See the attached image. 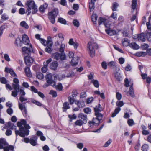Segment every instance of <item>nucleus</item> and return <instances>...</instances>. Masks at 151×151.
<instances>
[{
    "instance_id": "nucleus-11",
    "label": "nucleus",
    "mask_w": 151,
    "mask_h": 151,
    "mask_svg": "<svg viewBox=\"0 0 151 151\" xmlns=\"http://www.w3.org/2000/svg\"><path fill=\"white\" fill-rule=\"evenodd\" d=\"M26 64L27 65H30L33 62V58L29 56H27L24 58Z\"/></svg>"
},
{
    "instance_id": "nucleus-15",
    "label": "nucleus",
    "mask_w": 151,
    "mask_h": 151,
    "mask_svg": "<svg viewBox=\"0 0 151 151\" xmlns=\"http://www.w3.org/2000/svg\"><path fill=\"white\" fill-rule=\"evenodd\" d=\"M68 43L70 45H73L74 48L75 49H77L78 46V43L76 42H74L73 39L72 38L70 39L69 40Z\"/></svg>"
},
{
    "instance_id": "nucleus-9",
    "label": "nucleus",
    "mask_w": 151,
    "mask_h": 151,
    "mask_svg": "<svg viewBox=\"0 0 151 151\" xmlns=\"http://www.w3.org/2000/svg\"><path fill=\"white\" fill-rule=\"evenodd\" d=\"M26 103L24 102L21 103L18 102V106L19 108L22 111L23 115L24 116H27V111L25 106Z\"/></svg>"
},
{
    "instance_id": "nucleus-43",
    "label": "nucleus",
    "mask_w": 151,
    "mask_h": 151,
    "mask_svg": "<svg viewBox=\"0 0 151 151\" xmlns=\"http://www.w3.org/2000/svg\"><path fill=\"white\" fill-rule=\"evenodd\" d=\"M68 117L70 119V121L71 122L73 120L76 119L77 116L75 114H73L72 115H68Z\"/></svg>"
},
{
    "instance_id": "nucleus-31",
    "label": "nucleus",
    "mask_w": 151,
    "mask_h": 151,
    "mask_svg": "<svg viewBox=\"0 0 151 151\" xmlns=\"http://www.w3.org/2000/svg\"><path fill=\"white\" fill-rule=\"evenodd\" d=\"M53 87L55 88L57 90L59 91H61L63 88L62 84L60 83H58V84L57 85H55V86H54Z\"/></svg>"
},
{
    "instance_id": "nucleus-54",
    "label": "nucleus",
    "mask_w": 151,
    "mask_h": 151,
    "mask_svg": "<svg viewBox=\"0 0 151 151\" xmlns=\"http://www.w3.org/2000/svg\"><path fill=\"white\" fill-rule=\"evenodd\" d=\"M13 110L11 108H9L6 111V112L8 114L11 115L13 113Z\"/></svg>"
},
{
    "instance_id": "nucleus-13",
    "label": "nucleus",
    "mask_w": 151,
    "mask_h": 151,
    "mask_svg": "<svg viewBox=\"0 0 151 151\" xmlns=\"http://www.w3.org/2000/svg\"><path fill=\"white\" fill-rule=\"evenodd\" d=\"M78 117L83 120V123L85 124L87 122V116L81 113L79 114Z\"/></svg>"
},
{
    "instance_id": "nucleus-8",
    "label": "nucleus",
    "mask_w": 151,
    "mask_h": 151,
    "mask_svg": "<svg viewBox=\"0 0 151 151\" xmlns=\"http://www.w3.org/2000/svg\"><path fill=\"white\" fill-rule=\"evenodd\" d=\"M103 117H102L101 118L98 117L97 116H96V118H93L92 120V122L89 121V124L90 125V127H91V125H95L96 126L98 125L100 122V121L102 119Z\"/></svg>"
},
{
    "instance_id": "nucleus-44",
    "label": "nucleus",
    "mask_w": 151,
    "mask_h": 151,
    "mask_svg": "<svg viewBox=\"0 0 151 151\" xmlns=\"http://www.w3.org/2000/svg\"><path fill=\"white\" fill-rule=\"evenodd\" d=\"M127 123L129 126H132L135 124V123L132 119H128L127 121Z\"/></svg>"
},
{
    "instance_id": "nucleus-14",
    "label": "nucleus",
    "mask_w": 151,
    "mask_h": 151,
    "mask_svg": "<svg viewBox=\"0 0 151 151\" xmlns=\"http://www.w3.org/2000/svg\"><path fill=\"white\" fill-rule=\"evenodd\" d=\"M22 40L24 44L27 45L29 43V40L28 36L24 34L22 35Z\"/></svg>"
},
{
    "instance_id": "nucleus-29",
    "label": "nucleus",
    "mask_w": 151,
    "mask_h": 151,
    "mask_svg": "<svg viewBox=\"0 0 151 151\" xmlns=\"http://www.w3.org/2000/svg\"><path fill=\"white\" fill-rule=\"evenodd\" d=\"M98 16L96 14L93 13L91 17L92 21L94 24H96V21L97 20Z\"/></svg>"
},
{
    "instance_id": "nucleus-53",
    "label": "nucleus",
    "mask_w": 151,
    "mask_h": 151,
    "mask_svg": "<svg viewBox=\"0 0 151 151\" xmlns=\"http://www.w3.org/2000/svg\"><path fill=\"white\" fill-rule=\"evenodd\" d=\"M148 148V146L147 144H144L142 147V149L143 151H147Z\"/></svg>"
},
{
    "instance_id": "nucleus-49",
    "label": "nucleus",
    "mask_w": 151,
    "mask_h": 151,
    "mask_svg": "<svg viewBox=\"0 0 151 151\" xmlns=\"http://www.w3.org/2000/svg\"><path fill=\"white\" fill-rule=\"evenodd\" d=\"M118 6V4L117 3L115 2L112 5V11H116V9Z\"/></svg>"
},
{
    "instance_id": "nucleus-57",
    "label": "nucleus",
    "mask_w": 151,
    "mask_h": 151,
    "mask_svg": "<svg viewBox=\"0 0 151 151\" xmlns=\"http://www.w3.org/2000/svg\"><path fill=\"white\" fill-rule=\"evenodd\" d=\"M50 94L52 95L54 97H55L57 96L56 92L54 91H50Z\"/></svg>"
},
{
    "instance_id": "nucleus-39",
    "label": "nucleus",
    "mask_w": 151,
    "mask_h": 151,
    "mask_svg": "<svg viewBox=\"0 0 151 151\" xmlns=\"http://www.w3.org/2000/svg\"><path fill=\"white\" fill-rule=\"evenodd\" d=\"M58 21L59 23L64 24H66V20L62 17L59 18L58 19Z\"/></svg>"
},
{
    "instance_id": "nucleus-45",
    "label": "nucleus",
    "mask_w": 151,
    "mask_h": 151,
    "mask_svg": "<svg viewBox=\"0 0 151 151\" xmlns=\"http://www.w3.org/2000/svg\"><path fill=\"white\" fill-rule=\"evenodd\" d=\"M73 25L76 27H78L80 25V24L79 21L77 19H74L73 20Z\"/></svg>"
},
{
    "instance_id": "nucleus-41",
    "label": "nucleus",
    "mask_w": 151,
    "mask_h": 151,
    "mask_svg": "<svg viewBox=\"0 0 151 151\" xmlns=\"http://www.w3.org/2000/svg\"><path fill=\"white\" fill-rule=\"evenodd\" d=\"M39 41L40 42L45 46H46L47 44H48V43L50 42L49 41H47V42L45 40L42 38L40 39Z\"/></svg>"
},
{
    "instance_id": "nucleus-2",
    "label": "nucleus",
    "mask_w": 151,
    "mask_h": 151,
    "mask_svg": "<svg viewBox=\"0 0 151 151\" xmlns=\"http://www.w3.org/2000/svg\"><path fill=\"white\" fill-rule=\"evenodd\" d=\"M26 5L28 7L26 12L27 15L30 14L31 12V9H32V14H35L37 11V6L34 1L29 0L27 1L26 3Z\"/></svg>"
},
{
    "instance_id": "nucleus-47",
    "label": "nucleus",
    "mask_w": 151,
    "mask_h": 151,
    "mask_svg": "<svg viewBox=\"0 0 151 151\" xmlns=\"http://www.w3.org/2000/svg\"><path fill=\"white\" fill-rule=\"evenodd\" d=\"M92 82L93 83V85L96 87H99V83L97 80L93 79L92 81Z\"/></svg>"
},
{
    "instance_id": "nucleus-10",
    "label": "nucleus",
    "mask_w": 151,
    "mask_h": 151,
    "mask_svg": "<svg viewBox=\"0 0 151 151\" xmlns=\"http://www.w3.org/2000/svg\"><path fill=\"white\" fill-rule=\"evenodd\" d=\"M22 51L24 53L29 54L31 52H33V49L32 45H29V47H23L22 48Z\"/></svg>"
},
{
    "instance_id": "nucleus-20",
    "label": "nucleus",
    "mask_w": 151,
    "mask_h": 151,
    "mask_svg": "<svg viewBox=\"0 0 151 151\" xmlns=\"http://www.w3.org/2000/svg\"><path fill=\"white\" fill-rule=\"evenodd\" d=\"M47 6L48 4L46 3L41 5L39 8V11L41 13H44L45 10L46 9Z\"/></svg>"
},
{
    "instance_id": "nucleus-34",
    "label": "nucleus",
    "mask_w": 151,
    "mask_h": 151,
    "mask_svg": "<svg viewBox=\"0 0 151 151\" xmlns=\"http://www.w3.org/2000/svg\"><path fill=\"white\" fill-rule=\"evenodd\" d=\"M137 5V0H132V8L133 10L136 9Z\"/></svg>"
},
{
    "instance_id": "nucleus-25",
    "label": "nucleus",
    "mask_w": 151,
    "mask_h": 151,
    "mask_svg": "<svg viewBox=\"0 0 151 151\" xmlns=\"http://www.w3.org/2000/svg\"><path fill=\"white\" fill-rule=\"evenodd\" d=\"M6 143V140L4 138L0 139V149H3Z\"/></svg>"
},
{
    "instance_id": "nucleus-63",
    "label": "nucleus",
    "mask_w": 151,
    "mask_h": 151,
    "mask_svg": "<svg viewBox=\"0 0 151 151\" xmlns=\"http://www.w3.org/2000/svg\"><path fill=\"white\" fill-rule=\"evenodd\" d=\"M9 73L11 75L14 77H17V75L15 73V72L12 69L11 70H10V72H9Z\"/></svg>"
},
{
    "instance_id": "nucleus-51",
    "label": "nucleus",
    "mask_w": 151,
    "mask_h": 151,
    "mask_svg": "<svg viewBox=\"0 0 151 151\" xmlns=\"http://www.w3.org/2000/svg\"><path fill=\"white\" fill-rule=\"evenodd\" d=\"M124 105V103L122 101H117L116 102V105L118 107H120Z\"/></svg>"
},
{
    "instance_id": "nucleus-6",
    "label": "nucleus",
    "mask_w": 151,
    "mask_h": 151,
    "mask_svg": "<svg viewBox=\"0 0 151 151\" xmlns=\"http://www.w3.org/2000/svg\"><path fill=\"white\" fill-rule=\"evenodd\" d=\"M103 109L101 105L99 104L98 106H96L94 108V110L95 112V115L96 116L101 118L103 117V115L99 112L103 111Z\"/></svg>"
},
{
    "instance_id": "nucleus-7",
    "label": "nucleus",
    "mask_w": 151,
    "mask_h": 151,
    "mask_svg": "<svg viewBox=\"0 0 151 151\" xmlns=\"http://www.w3.org/2000/svg\"><path fill=\"white\" fill-rule=\"evenodd\" d=\"M13 82L12 84V89L17 92H19L20 89V86L19 84V81L17 78H14L13 79Z\"/></svg>"
},
{
    "instance_id": "nucleus-5",
    "label": "nucleus",
    "mask_w": 151,
    "mask_h": 151,
    "mask_svg": "<svg viewBox=\"0 0 151 151\" xmlns=\"http://www.w3.org/2000/svg\"><path fill=\"white\" fill-rule=\"evenodd\" d=\"M53 77H54V76L52 75L51 73H49L47 75L46 79L47 83L45 85V87H47L50 85L53 87H54L55 82L53 80Z\"/></svg>"
},
{
    "instance_id": "nucleus-24",
    "label": "nucleus",
    "mask_w": 151,
    "mask_h": 151,
    "mask_svg": "<svg viewBox=\"0 0 151 151\" xmlns=\"http://www.w3.org/2000/svg\"><path fill=\"white\" fill-rule=\"evenodd\" d=\"M63 111L66 112L67 109H70V106L69 104L67 102H65L63 104Z\"/></svg>"
},
{
    "instance_id": "nucleus-35",
    "label": "nucleus",
    "mask_w": 151,
    "mask_h": 151,
    "mask_svg": "<svg viewBox=\"0 0 151 151\" xmlns=\"http://www.w3.org/2000/svg\"><path fill=\"white\" fill-rule=\"evenodd\" d=\"M20 25L21 26L24 27L26 29H28L29 28L28 25L24 21L21 22L20 23Z\"/></svg>"
},
{
    "instance_id": "nucleus-1",
    "label": "nucleus",
    "mask_w": 151,
    "mask_h": 151,
    "mask_svg": "<svg viewBox=\"0 0 151 151\" xmlns=\"http://www.w3.org/2000/svg\"><path fill=\"white\" fill-rule=\"evenodd\" d=\"M17 125L19 129V130H15V133L17 136L19 135L24 137L29 134V129L30 128V127L28 124H26L25 120H21L20 122H17Z\"/></svg>"
},
{
    "instance_id": "nucleus-46",
    "label": "nucleus",
    "mask_w": 151,
    "mask_h": 151,
    "mask_svg": "<svg viewBox=\"0 0 151 151\" xmlns=\"http://www.w3.org/2000/svg\"><path fill=\"white\" fill-rule=\"evenodd\" d=\"M84 112L87 114H90L91 113V110L89 107L83 109Z\"/></svg>"
},
{
    "instance_id": "nucleus-48",
    "label": "nucleus",
    "mask_w": 151,
    "mask_h": 151,
    "mask_svg": "<svg viewBox=\"0 0 151 151\" xmlns=\"http://www.w3.org/2000/svg\"><path fill=\"white\" fill-rule=\"evenodd\" d=\"M44 66L41 69V70L43 73H45L46 72L47 70V65H45V62H44Z\"/></svg>"
},
{
    "instance_id": "nucleus-28",
    "label": "nucleus",
    "mask_w": 151,
    "mask_h": 151,
    "mask_svg": "<svg viewBox=\"0 0 151 151\" xmlns=\"http://www.w3.org/2000/svg\"><path fill=\"white\" fill-rule=\"evenodd\" d=\"M96 0H91V2L89 3V8L91 11L93 10L95 8V3Z\"/></svg>"
},
{
    "instance_id": "nucleus-40",
    "label": "nucleus",
    "mask_w": 151,
    "mask_h": 151,
    "mask_svg": "<svg viewBox=\"0 0 151 151\" xmlns=\"http://www.w3.org/2000/svg\"><path fill=\"white\" fill-rule=\"evenodd\" d=\"M36 76L37 78L39 79H42L44 78L43 74L40 72H38L36 73Z\"/></svg>"
},
{
    "instance_id": "nucleus-52",
    "label": "nucleus",
    "mask_w": 151,
    "mask_h": 151,
    "mask_svg": "<svg viewBox=\"0 0 151 151\" xmlns=\"http://www.w3.org/2000/svg\"><path fill=\"white\" fill-rule=\"evenodd\" d=\"M0 81L1 83L3 84H6L7 83V81L6 78L4 77L0 78Z\"/></svg>"
},
{
    "instance_id": "nucleus-32",
    "label": "nucleus",
    "mask_w": 151,
    "mask_h": 151,
    "mask_svg": "<svg viewBox=\"0 0 151 151\" xmlns=\"http://www.w3.org/2000/svg\"><path fill=\"white\" fill-rule=\"evenodd\" d=\"M106 19L105 18L99 17V19L98 24L100 25L106 22Z\"/></svg>"
},
{
    "instance_id": "nucleus-56",
    "label": "nucleus",
    "mask_w": 151,
    "mask_h": 151,
    "mask_svg": "<svg viewBox=\"0 0 151 151\" xmlns=\"http://www.w3.org/2000/svg\"><path fill=\"white\" fill-rule=\"evenodd\" d=\"M77 147L80 149H81L84 147L83 144L82 143H79L77 144Z\"/></svg>"
},
{
    "instance_id": "nucleus-55",
    "label": "nucleus",
    "mask_w": 151,
    "mask_h": 151,
    "mask_svg": "<svg viewBox=\"0 0 151 151\" xmlns=\"http://www.w3.org/2000/svg\"><path fill=\"white\" fill-rule=\"evenodd\" d=\"M31 102L33 103L34 104L38 106H40L42 105V104L40 102L36 100H32Z\"/></svg>"
},
{
    "instance_id": "nucleus-33",
    "label": "nucleus",
    "mask_w": 151,
    "mask_h": 151,
    "mask_svg": "<svg viewBox=\"0 0 151 151\" xmlns=\"http://www.w3.org/2000/svg\"><path fill=\"white\" fill-rule=\"evenodd\" d=\"M121 109L120 107H117L115 109L114 112L112 115L111 116L113 117H115L120 111Z\"/></svg>"
},
{
    "instance_id": "nucleus-50",
    "label": "nucleus",
    "mask_w": 151,
    "mask_h": 151,
    "mask_svg": "<svg viewBox=\"0 0 151 151\" xmlns=\"http://www.w3.org/2000/svg\"><path fill=\"white\" fill-rule=\"evenodd\" d=\"M83 123L81 120H77L75 122V123L76 125L81 126L83 125Z\"/></svg>"
},
{
    "instance_id": "nucleus-64",
    "label": "nucleus",
    "mask_w": 151,
    "mask_h": 151,
    "mask_svg": "<svg viewBox=\"0 0 151 151\" xmlns=\"http://www.w3.org/2000/svg\"><path fill=\"white\" fill-rule=\"evenodd\" d=\"M31 90L35 93H37L38 92L37 90L34 86H32L30 88Z\"/></svg>"
},
{
    "instance_id": "nucleus-21",
    "label": "nucleus",
    "mask_w": 151,
    "mask_h": 151,
    "mask_svg": "<svg viewBox=\"0 0 151 151\" xmlns=\"http://www.w3.org/2000/svg\"><path fill=\"white\" fill-rule=\"evenodd\" d=\"M24 71L26 75L28 77H30L32 76V74L31 72L30 68L28 67H26L24 68Z\"/></svg>"
},
{
    "instance_id": "nucleus-36",
    "label": "nucleus",
    "mask_w": 151,
    "mask_h": 151,
    "mask_svg": "<svg viewBox=\"0 0 151 151\" xmlns=\"http://www.w3.org/2000/svg\"><path fill=\"white\" fill-rule=\"evenodd\" d=\"M52 57L53 58H54L56 59V60H58L60 59V54L59 53H55L52 55Z\"/></svg>"
},
{
    "instance_id": "nucleus-18",
    "label": "nucleus",
    "mask_w": 151,
    "mask_h": 151,
    "mask_svg": "<svg viewBox=\"0 0 151 151\" xmlns=\"http://www.w3.org/2000/svg\"><path fill=\"white\" fill-rule=\"evenodd\" d=\"M105 30L106 33L110 36L114 35L116 33L115 31L113 30L111 28L105 29Z\"/></svg>"
},
{
    "instance_id": "nucleus-3",
    "label": "nucleus",
    "mask_w": 151,
    "mask_h": 151,
    "mask_svg": "<svg viewBox=\"0 0 151 151\" xmlns=\"http://www.w3.org/2000/svg\"><path fill=\"white\" fill-rule=\"evenodd\" d=\"M87 47L89 50L90 56L93 57L95 55V49L98 47L97 45L93 41H90L88 44Z\"/></svg>"
},
{
    "instance_id": "nucleus-17",
    "label": "nucleus",
    "mask_w": 151,
    "mask_h": 151,
    "mask_svg": "<svg viewBox=\"0 0 151 151\" xmlns=\"http://www.w3.org/2000/svg\"><path fill=\"white\" fill-rule=\"evenodd\" d=\"M6 127L12 129H16V126L14 125V124L11 123L10 122H8L6 124Z\"/></svg>"
},
{
    "instance_id": "nucleus-22",
    "label": "nucleus",
    "mask_w": 151,
    "mask_h": 151,
    "mask_svg": "<svg viewBox=\"0 0 151 151\" xmlns=\"http://www.w3.org/2000/svg\"><path fill=\"white\" fill-rule=\"evenodd\" d=\"M75 104H76L78 106L79 108H82L83 107L84 105V103L83 101H79L77 100L75 101Z\"/></svg>"
},
{
    "instance_id": "nucleus-26",
    "label": "nucleus",
    "mask_w": 151,
    "mask_h": 151,
    "mask_svg": "<svg viewBox=\"0 0 151 151\" xmlns=\"http://www.w3.org/2000/svg\"><path fill=\"white\" fill-rule=\"evenodd\" d=\"M122 43L123 46L125 47L129 45L130 44L129 43V41L127 38H125L122 39Z\"/></svg>"
},
{
    "instance_id": "nucleus-19",
    "label": "nucleus",
    "mask_w": 151,
    "mask_h": 151,
    "mask_svg": "<svg viewBox=\"0 0 151 151\" xmlns=\"http://www.w3.org/2000/svg\"><path fill=\"white\" fill-rule=\"evenodd\" d=\"M79 59V58L78 57L73 58L71 61V63L72 65L74 66H76L77 65Z\"/></svg>"
},
{
    "instance_id": "nucleus-4",
    "label": "nucleus",
    "mask_w": 151,
    "mask_h": 151,
    "mask_svg": "<svg viewBox=\"0 0 151 151\" xmlns=\"http://www.w3.org/2000/svg\"><path fill=\"white\" fill-rule=\"evenodd\" d=\"M58 14V10L57 9H54L48 14V18L51 23L54 24L55 23V18Z\"/></svg>"
},
{
    "instance_id": "nucleus-37",
    "label": "nucleus",
    "mask_w": 151,
    "mask_h": 151,
    "mask_svg": "<svg viewBox=\"0 0 151 151\" xmlns=\"http://www.w3.org/2000/svg\"><path fill=\"white\" fill-rule=\"evenodd\" d=\"M52 46V44L51 43L50 44L49 46H47L46 48L45 49L46 52L48 53H50L51 52V47Z\"/></svg>"
},
{
    "instance_id": "nucleus-27",
    "label": "nucleus",
    "mask_w": 151,
    "mask_h": 151,
    "mask_svg": "<svg viewBox=\"0 0 151 151\" xmlns=\"http://www.w3.org/2000/svg\"><path fill=\"white\" fill-rule=\"evenodd\" d=\"M129 46L131 48L134 49H138L139 48V46L135 42L130 43Z\"/></svg>"
},
{
    "instance_id": "nucleus-60",
    "label": "nucleus",
    "mask_w": 151,
    "mask_h": 151,
    "mask_svg": "<svg viewBox=\"0 0 151 151\" xmlns=\"http://www.w3.org/2000/svg\"><path fill=\"white\" fill-rule=\"evenodd\" d=\"M112 142V140L111 139H109L106 143L105 144L104 147H108L109 145Z\"/></svg>"
},
{
    "instance_id": "nucleus-23",
    "label": "nucleus",
    "mask_w": 151,
    "mask_h": 151,
    "mask_svg": "<svg viewBox=\"0 0 151 151\" xmlns=\"http://www.w3.org/2000/svg\"><path fill=\"white\" fill-rule=\"evenodd\" d=\"M58 66V63L56 61H55L52 63L50 67L51 69L55 70L57 68Z\"/></svg>"
},
{
    "instance_id": "nucleus-30",
    "label": "nucleus",
    "mask_w": 151,
    "mask_h": 151,
    "mask_svg": "<svg viewBox=\"0 0 151 151\" xmlns=\"http://www.w3.org/2000/svg\"><path fill=\"white\" fill-rule=\"evenodd\" d=\"M1 20L4 22L8 20L9 19V16L6 13H4L1 15Z\"/></svg>"
},
{
    "instance_id": "nucleus-62",
    "label": "nucleus",
    "mask_w": 151,
    "mask_h": 151,
    "mask_svg": "<svg viewBox=\"0 0 151 151\" xmlns=\"http://www.w3.org/2000/svg\"><path fill=\"white\" fill-rule=\"evenodd\" d=\"M131 66L129 64L127 65L125 67V70L127 71H129L132 70Z\"/></svg>"
},
{
    "instance_id": "nucleus-59",
    "label": "nucleus",
    "mask_w": 151,
    "mask_h": 151,
    "mask_svg": "<svg viewBox=\"0 0 151 151\" xmlns=\"http://www.w3.org/2000/svg\"><path fill=\"white\" fill-rule=\"evenodd\" d=\"M122 95L119 92H116V97L117 99L118 100H120L122 98Z\"/></svg>"
},
{
    "instance_id": "nucleus-12",
    "label": "nucleus",
    "mask_w": 151,
    "mask_h": 151,
    "mask_svg": "<svg viewBox=\"0 0 151 151\" xmlns=\"http://www.w3.org/2000/svg\"><path fill=\"white\" fill-rule=\"evenodd\" d=\"M37 137L35 135L32 136L30 138V143L33 146H35L37 144Z\"/></svg>"
},
{
    "instance_id": "nucleus-61",
    "label": "nucleus",
    "mask_w": 151,
    "mask_h": 151,
    "mask_svg": "<svg viewBox=\"0 0 151 151\" xmlns=\"http://www.w3.org/2000/svg\"><path fill=\"white\" fill-rule=\"evenodd\" d=\"M146 36L148 40L150 41H151V32H147L146 34Z\"/></svg>"
},
{
    "instance_id": "nucleus-42",
    "label": "nucleus",
    "mask_w": 151,
    "mask_h": 151,
    "mask_svg": "<svg viewBox=\"0 0 151 151\" xmlns=\"http://www.w3.org/2000/svg\"><path fill=\"white\" fill-rule=\"evenodd\" d=\"M74 97L72 96H70L68 98V100L70 102V104L71 105L73 104L74 102L75 103V101L76 100H74Z\"/></svg>"
},
{
    "instance_id": "nucleus-58",
    "label": "nucleus",
    "mask_w": 151,
    "mask_h": 151,
    "mask_svg": "<svg viewBox=\"0 0 151 151\" xmlns=\"http://www.w3.org/2000/svg\"><path fill=\"white\" fill-rule=\"evenodd\" d=\"M65 45L63 44H61L60 45V48L59 51L60 52L63 53L64 50Z\"/></svg>"
},
{
    "instance_id": "nucleus-16",
    "label": "nucleus",
    "mask_w": 151,
    "mask_h": 151,
    "mask_svg": "<svg viewBox=\"0 0 151 151\" xmlns=\"http://www.w3.org/2000/svg\"><path fill=\"white\" fill-rule=\"evenodd\" d=\"M137 37L138 38L139 41L144 42L146 40L145 37L144 33L141 34L137 35Z\"/></svg>"
},
{
    "instance_id": "nucleus-38",
    "label": "nucleus",
    "mask_w": 151,
    "mask_h": 151,
    "mask_svg": "<svg viewBox=\"0 0 151 151\" xmlns=\"http://www.w3.org/2000/svg\"><path fill=\"white\" fill-rule=\"evenodd\" d=\"M129 93L130 96L132 97H134L135 96L134 89L132 86H131L129 88Z\"/></svg>"
}]
</instances>
